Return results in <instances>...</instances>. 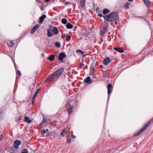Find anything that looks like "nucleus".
<instances>
[{"instance_id":"a878e982","label":"nucleus","mask_w":153,"mask_h":153,"mask_svg":"<svg viewBox=\"0 0 153 153\" xmlns=\"http://www.w3.org/2000/svg\"><path fill=\"white\" fill-rule=\"evenodd\" d=\"M60 43L59 42H56L55 43V45L56 47H60Z\"/></svg>"},{"instance_id":"49530a36","label":"nucleus","mask_w":153,"mask_h":153,"mask_svg":"<svg viewBox=\"0 0 153 153\" xmlns=\"http://www.w3.org/2000/svg\"><path fill=\"white\" fill-rule=\"evenodd\" d=\"M42 57H44V54L43 53H42Z\"/></svg>"},{"instance_id":"0eeeda50","label":"nucleus","mask_w":153,"mask_h":153,"mask_svg":"<svg viewBox=\"0 0 153 153\" xmlns=\"http://www.w3.org/2000/svg\"><path fill=\"white\" fill-rule=\"evenodd\" d=\"M66 57V55L65 54L61 53L59 54L58 59L63 63L65 62V61H64L63 59Z\"/></svg>"},{"instance_id":"9d476101","label":"nucleus","mask_w":153,"mask_h":153,"mask_svg":"<svg viewBox=\"0 0 153 153\" xmlns=\"http://www.w3.org/2000/svg\"><path fill=\"white\" fill-rule=\"evenodd\" d=\"M50 29H52L53 33L55 34H56L58 33V29L56 27H53L51 26H50L49 27Z\"/></svg>"},{"instance_id":"c756f323","label":"nucleus","mask_w":153,"mask_h":153,"mask_svg":"<svg viewBox=\"0 0 153 153\" xmlns=\"http://www.w3.org/2000/svg\"><path fill=\"white\" fill-rule=\"evenodd\" d=\"M40 88H38L36 90V92L35 93V94H34V95H35L36 96L39 91V90H40Z\"/></svg>"},{"instance_id":"a19ab883","label":"nucleus","mask_w":153,"mask_h":153,"mask_svg":"<svg viewBox=\"0 0 153 153\" xmlns=\"http://www.w3.org/2000/svg\"><path fill=\"white\" fill-rule=\"evenodd\" d=\"M18 73L19 76H20L21 75V73L19 70H18Z\"/></svg>"},{"instance_id":"393cba45","label":"nucleus","mask_w":153,"mask_h":153,"mask_svg":"<svg viewBox=\"0 0 153 153\" xmlns=\"http://www.w3.org/2000/svg\"><path fill=\"white\" fill-rule=\"evenodd\" d=\"M73 26L70 23H68V29H71L73 27Z\"/></svg>"},{"instance_id":"f257e3e1","label":"nucleus","mask_w":153,"mask_h":153,"mask_svg":"<svg viewBox=\"0 0 153 153\" xmlns=\"http://www.w3.org/2000/svg\"><path fill=\"white\" fill-rule=\"evenodd\" d=\"M64 68H62L55 72L54 73L51 75L49 76L45 80V82L49 81V80L52 81L55 79L56 78L59 76L64 71Z\"/></svg>"},{"instance_id":"2eb2a0df","label":"nucleus","mask_w":153,"mask_h":153,"mask_svg":"<svg viewBox=\"0 0 153 153\" xmlns=\"http://www.w3.org/2000/svg\"><path fill=\"white\" fill-rule=\"evenodd\" d=\"M53 33L52 31V29H49L48 30V37H51L53 35Z\"/></svg>"},{"instance_id":"423d86ee","label":"nucleus","mask_w":153,"mask_h":153,"mask_svg":"<svg viewBox=\"0 0 153 153\" xmlns=\"http://www.w3.org/2000/svg\"><path fill=\"white\" fill-rule=\"evenodd\" d=\"M74 105L72 104V102L70 103L68 102V108H68V114H69L73 111V108Z\"/></svg>"},{"instance_id":"39448f33","label":"nucleus","mask_w":153,"mask_h":153,"mask_svg":"<svg viewBox=\"0 0 153 153\" xmlns=\"http://www.w3.org/2000/svg\"><path fill=\"white\" fill-rule=\"evenodd\" d=\"M16 147L13 146H11L9 148V151L10 153H18L19 151V148H18L17 150L15 148Z\"/></svg>"},{"instance_id":"ea45409f","label":"nucleus","mask_w":153,"mask_h":153,"mask_svg":"<svg viewBox=\"0 0 153 153\" xmlns=\"http://www.w3.org/2000/svg\"><path fill=\"white\" fill-rule=\"evenodd\" d=\"M98 16L100 17H102L103 16L102 13H100L99 14Z\"/></svg>"},{"instance_id":"de8ad7c7","label":"nucleus","mask_w":153,"mask_h":153,"mask_svg":"<svg viewBox=\"0 0 153 153\" xmlns=\"http://www.w3.org/2000/svg\"><path fill=\"white\" fill-rule=\"evenodd\" d=\"M50 0H45V1L46 2H48Z\"/></svg>"},{"instance_id":"dca6fc26","label":"nucleus","mask_w":153,"mask_h":153,"mask_svg":"<svg viewBox=\"0 0 153 153\" xmlns=\"http://www.w3.org/2000/svg\"><path fill=\"white\" fill-rule=\"evenodd\" d=\"M39 26L38 25H36L35 26H34L33 28L31 30V34H33L34 32H35V30L38 28H39Z\"/></svg>"},{"instance_id":"5701e85b","label":"nucleus","mask_w":153,"mask_h":153,"mask_svg":"<svg viewBox=\"0 0 153 153\" xmlns=\"http://www.w3.org/2000/svg\"><path fill=\"white\" fill-rule=\"evenodd\" d=\"M110 12L109 10L108 9H105L103 11V13L104 14H105Z\"/></svg>"},{"instance_id":"6e6d98bb","label":"nucleus","mask_w":153,"mask_h":153,"mask_svg":"<svg viewBox=\"0 0 153 153\" xmlns=\"http://www.w3.org/2000/svg\"><path fill=\"white\" fill-rule=\"evenodd\" d=\"M117 48H120V47H117Z\"/></svg>"},{"instance_id":"79ce46f5","label":"nucleus","mask_w":153,"mask_h":153,"mask_svg":"<svg viewBox=\"0 0 153 153\" xmlns=\"http://www.w3.org/2000/svg\"><path fill=\"white\" fill-rule=\"evenodd\" d=\"M76 138V136L75 135H73L72 137H71V139H72L73 138Z\"/></svg>"},{"instance_id":"864d4df0","label":"nucleus","mask_w":153,"mask_h":153,"mask_svg":"<svg viewBox=\"0 0 153 153\" xmlns=\"http://www.w3.org/2000/svg\"><path fill=\"white\" fill-rule=\"evenodd\" d=\"M80 1H86V0H80Z\"/></svg>"},{"instance_id":"f704fd0d","label":"nucleus","mask_w":153,"mask_h":153,"mask_svg":"<svg viewBox=\"0 0 153 153\" xmlns=\"http://www.w3.org/2000/svg\"><path fill=\"white\" fill-rule=\"evenodd\" d=\"M124 7L126 8H129V6H128V5L127 3L126 4H125Z\"/></svg>"},{"instance_id":"ddd939ff","label":"nucleus","mask_w":153,"mask_h":153,"mask_svg":"<svg viewBox=\"0 0 153 153\" xmlns=\"http://www.w3.org/2000/svg\"><path fill=\"white\" fill-rule=\"evenodd\" d=\"M92 81V80L90 76H88L84 80V82L88 84L91 83Z\"/></svg>"},{"instance_id":"c85d7f7f","label":"nucleus","mask_w":153,"mask_h":153,"mask_svg":"<svg viewBox=\"0 0 153 153\" xmlns=\"http://www.w3.org/2000/svg\"><path fill=\"white\" fill-rule=\"evenodd\" d=\"M28 150L27 149H23L21 153H28Z\"/></svg>"},{"instance_id":"1a4fd4ad","label":"nucleus","mask_w":153,"mask_h":153,"mask_svg":"<svg viewBox=\"0 0 153 153\" xmlns=\"http://www.w3.org/2000/svg\"><path fill=\"white\" fill-rule=\"evenodd\" d=\"M21 144V142L20 140H17L14 141L13 143V146L16 147V149L17 150L19 148V144Z\"/></svg>"},{"instance_id":"f03ea898","label":"nucleus","mask_w":153,"mask_h":153,"mask_svg":"<svg viewBox=\"0 0 153 153\" xmlns=\"http://www.w3.org/2000/svg\"><path fill=\"white\" fill-rule=\"evenodd\" d=\"M118 16V13L115 12L110 13L108 15L104 16V19L109 22L114 21L117 19Z\"/></svg>"},{"instance_id":"09e8293b","label":"nucleus","mask_w":153,"mask_h":153,"mask_svg":"<svg viewBox=\"0 0 153 153\" xmlns=\"http://www.w3.org/2000/svg\"><path fill=\"white\" fill-rule=\"evenodd\" d=\"M65 4L67 5V2H66L65 3Z\"/></svg>"},{"instance_id":"f3484780","label":"nucleus","mask_w":153,"mask_h":153,"mask_svg":"<svg viewBox=\"0 0 153 153\" xmlns=\"http://www.w3.org/2000/svg\"><path fill=\"white\" fill-rule=\"evenodd\" d=\"M145 5L148 7H150L151 5V2L149 0H144Z\"/></svg>"},{"instance_id":"7ed1b4c3","label":"nucleus","mask_w":153,"mask_h":153,"mask_svg":"<svg viewBox=\"0 0 153 153\" xmlns=\"http://www.w3.org/2000/svg\"><path fill=\"white\" fill-rule=\"evenodd\" d=\"M153 122V117L152 119H150L148 122L146 123L145 124V126L139 132L137 133H135L134 134V136H137L140 135L144 131L146 130L149 127L151 124Z\"/></svg>"},{"instance_id":"58836bf2","label":"nucleus","mask_w":153,"mask_h":153,"mask_svg":"<svg viewBox=\"0 0 153 153\" xmlns=\"http://www.w3.org/2000/svg\"><path fill=\"white\" fill-rule=\"evenodd\" d=\"M84 64L82 62H81L79 63V65L80 66H84Z\"/></svg>"},{"instance_id":"6ab92c4d","label":"nucleus","mask_w":153,"mask_h":153,"mask_svg":"<svg viewBox=\"0 0 153 153\" xmlns=\"http://www.w3.org/2000/svg\"><path fill=\"white\" fill-rule=\"evenodd\" d=\"M108 88V94H109L111 92L112 88V85L111 84H108L107 85Z\"/></svg>"},{"instance_id":"4c0bfd02","label":"nucleus","mask_w":153,"mask_h":153,"mask_svg":"<svg viewBox=\"0 0 153 153\" xmlns=\"http://www.w3.org/2000/svg\"><path fill=\"white\" fill-rule=\"evenodd\" d=\"M71 138H69L68 139V143H70L71 142Z\"/></svg>"},{"instance_id":"5fc2aeb1","label":"nucleus","mask_w":153,"mask_h":153,"mask_svg":"<svg viewBox=\"0 0 153 153\" xmlns=\"http://www.w3.org/2000/svg\"><path fill=\"white\" fill-rule=\"evenodd\" d=\"M67 4H69V3H68V2Z\"/></svg>"},{"instance_id":"c9c22d12","label":"nucleus","mask_w":153,"mask_h":153,"mask_svg":"<svg viewBox=\"0 0 153 153\" xmlns=\"http://www.w3.org/2000/svg\"><path fill=\"white\" fill-rule=\"evenodd\" d=\"M47 121V120H46V119H45L44 118L43 121H42V123H41V124L43 123H44L45 122H46Z\"/></svg>"},{"instance_id":"a18cd8bd","label":"nucleus","mask_w":153,"mask_h":153,"mask_svg":"<svg viewBox=\"0 0 153 153\" xmlns=\"http://www.w3.org/2000/svg\"><path fill=\"white\" fill-rule=\"evenodd\" d=\"M2 135H1L0 137V141H1L2 140Z\"/></svg>"},{"instance_id":"7c9ffc66","label":"nucleus","mask_w":153,"mask_h":153,"mask_svg":"<svg viewBox=\"0 0 153 153\" xmlns=\"http://www.w3.org/2000/svg\"><path fill=\"white\" fill-rule=\"evenodd\" d=\"M21 117H16L15 119V120L16 122H18L20 120Z\"/></svg>"},{"instance_id":"4be33fe9","label":"nucleus","mask_w":153,"mask_h":153,"mask_svg":"<svg viewBox=\"0 0 153 153\" xmlns=\"http://www.w3.org/2000/svg\"><path fill=\"white\" fill-rule=\"evenodd\" d=\"M67 133V130L66 129H64L61 133V134L63 136H64Z\"/></svg>"},{"instance_id":"412c9836","label":"nucleus","mask_w":153,"mask_h":153,"mask_svg":"<svg viewBox=\"0 0 153 153\" xmlns=\"http://www.w3.org/2000/svg\"><path fill=\"white\" fill-rule=\"evenodd\" d=\"M116 51L120 52V53H122L124 52V50L123 48H113Z\"/></svg>"},{"instance_id":"8fccbe9b","label":"nucleus","mask_w":153,"mask_h":153,"mask_svg":"<svg viewBox=\"0 0 153 153\" xmlns=\"http://www.w3.org/2000/svg\"><path fill=\"white\" fill-rule=\"evenodd\" d=\"M129 1H132L133 0H128Z\"/></svg>"},{"instance_id":"3c124183","label":"nucleus","mask_w":153,"mask_h":153,"mask_svg":"<svg viewBox=\"0 0 153 153\" xmlns=\"http://www.w3.org/2000/svg\"><path fill=\"white\" fill-rule=\"evenodd\" d=\"M66 39L67 40V36H65Z\"/></svg>"},{"instance_id":"c03bdc74","label":"nucleus","mask_w":153,"mask_h":153,"mask_svg":"<svg viewBox=\"0 0 153 153\" xmlns=\"http://www.w3.org/2000/svg\"><path fill=\"white\" fill-rule=\"evenodd\" d=\"M114 23L116 25H117L118 24V22L117 21H115L114 22Z\"/></svg>"},{"instance_id":"cd10ccee","label":"nucleus","mask_w":153,"mask_h":153,"mask_svg":"<svg viewBox=\"0 0 153 153\" xmlns=\"http://www.w3.org/2000/svg\"><path fill=\"white\" fill-rule=\"evenodd\" d=\"M62 89L64 92H65L67 91L66 88L64 86H62Z\"/></svg>"},{"instance_id":"2f4dec72","label":"nucleus","mask_w":153,"mask_h":153,"mask_svg":"<svg viewBox=\"0 0 153 153\" xmlns=\"http://www.w3.org/2000/svg\"><path fill=\"white\" fill-rule=\"evenodd\" d=\"M34 84L33 85H31L30 87V89L31 90V91H32L33 90V89L34 87Z\"/></svg>"},{"instance_id":"6e6552de","label":"nucleus","mask_w":153,"mask_h":153,"mask_svg":"<svg viewBox=\"0 0 153 153\" xmlns=\"http://www.w3.org/2000/svg\"><path fill=\"white\" fill-rule=\"evenodd\" d=\"M108 28L107 27H104L100 31V35L102 36H104V34L107 32Z\"/></svg>"},{"instance_id":"473e14b6","label":"nucleus","mask_w":153,"mask_h":153,"mask_svg":"<svg viewBox=\"0 0 153 153\" xmlns=\"http://www.w3.org/2000/svg\"><path fill=\"white\" fill-rule=\"evenodd\" d=\"M36 97V96L33 95V97H32V103H33V102H34V100H35V99Z\"/></svg>"},{"instance_id":"9b49d317","label":"nucleus","mask_w":153,"mask_h":153,"mask_svg":"<svg viewBox=\"0 0 153 153\" xmlns=\"http://www.w3.org/2000/svg\"><path fill=\"white\" fill-rule=\"evenodd\" d=\"M111 62V60L108 57L106 58L103 62V63L105 65H107Z\"/></svg>"},{"instance_id":"aec40b11","label":"nucleus","mask_w":153,"mask_h":153,"mask_svg":"<svg viewBox=\"0 0 153 153\" xmlns=\"http://www.w3.org/2000/svg\"><path fill=\"white\" fill-rule=\"evenodd\" d=\"M25 121L28 123H30L31 122V120L30 117H25Z\"/></svg>"},{"instance_id":"72a5a7b5","label":"nucleus","mask_w":153,"mask_h":153,"mask_svg":"<svg viewBox=\"0 0 153 153\" xmlns=\"http://www.w3.org/2000/svg\"><path fill=\"white\" fill-rule=\"evenodd\" d=\"M41 134H43L46 133V132L45 131V130L44 129H42L41 131Z\"/></svg>"},{"instance_id":"603ef678","label":"nucleus","mask_w":153,"mask_h":153,"mask_svg":"<svg viewBox=\"0 0 153 153\" xmlns=\"http://www.w3.org/2000/svg\"><path fill=\"white\" fill-rule=\"evenodd\" d=\"M70 74V73H69V72H68V74Z\"/></svg>"},{"instance_id":"e433bc0d","label":"nucleus","mask_w":153,"mask_h":153,"mask_svg":"<svg viewBox=\"0 0 153 153\" xmlns=\"http://www.w3.org/2000/svg\"><path fill=\"white\" fill-rule=\"evenodd\" d=\"M71 36H70L68 35V41L70 40L71 39Z\"/></svg>"},{"instance_id":"b1692460","label":"nucleus","mask_w":153,"mask_h":153,"mask_svg":"<svg viewBox=\"0 0 153 153\" xmlns=\"http://www.w3.org/2000/svg\"><path fill=\"white\" fill-rule=\"evenodd\" d=\"M85 1H80V3L81 7H84L85 5Z\"/></svg>"},{"instance_id":"37998d69","label":"nucleus","mask_w":153,"mask_h":153,"mask_svg":"<svg viewBox=\"0 0 153 153\" xmlns=\"http://www.w3.org/2000/svg\"><path fill=\"white\" fill-rule=\"evenodd\" d=\"M45 132H46V133H48V130L47 129H46V130H45Z\"/></svg>"},{"instance_id":"20e7f679","label":"nucleus","mask_w":153,"mask_h":153,"mask_svg":"<svg viewBox=\"0 0 153 153\" xmlns=\"http://www.w3.org/2000/svg\"><path fill=\"white\" fill-rule=\"evenodd\" d=\"M77 53L80 56H82V58H83L87 54L85 51H83L80 50H77L76 51Z\"/></svg>"},{"instance_id":"f8f14e48","label":"nucleus","mask_w":153,"mask_h":153,"mask_svg":"<svg viewBox=\"0 0 153 153\" xmlns=\"http://www.w3.org/2000/svg\"><path fill=\"white\" fill-rule=\"evenodd\" d=\"M7 44L9 47H15V45L14 43L12 41H8L7 42Z\"/></svg>"},{"instance_id":"4468645a","label":"nucleus","mask_w":153,"mask_h":153,"mask_svg":"<svg viewBox=\"0 0 153 153\" xmlns=\"http://www.w3.org/2000/svg\"><path fill=\"white\" fill-rule=\"evenodd\" d=\"M46 16L45 15H43L42 16L39 17V19L40 21L39 23L40 24H42V23L44 19L46 18Z\"/></svg>"},{"instance_id":"a211bd4d","label":"nucleus","mask_w":153,"mask_h":153,"mask_svg":"<svg viewBox=\"0 0 153 153\" xmlns=\"http://www.w3.org/2000/svg\"><path fill=\"white\" fill-rule=\"evenodd\" d=\"M55 55L53 54L50 55L48 58L47 59L51 61H53L54 60Z\"/></svg>"},{"instance_id":"bb28decb","label":"nucleus","mask_w":153,"mask_h":153,"mask_svg":"<svg viewBox=\"0 0 153 153\" xmlns=\"http://www.w3.org/2000/svg\"><path fill=\"white\" fill-rule=\"evenodd\" d=\"M62 23L64 24H65L67 23V20L66 19L63 18L62 20Z\"/></svg>"}]
</instances>
